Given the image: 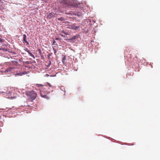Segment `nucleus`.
Segmentation results:
<instances>
[{
  "mask_svg": "<svg viewBox=\"0 0 160 160\" xmlns=\"http://www.w3.org/2000/svg\"><path fill=\"white\" fill-rule=\"evenodd\" d=\"M25 94L28 99L31 101L35 99L37 96V92L33 90L26 91Z\"/></svg>",
  "mask_w": 160,
  "mask_h": 160,
  "instance_id": "f257e3e1",
  "label": "nucleus"
},
{
  "mask_svg": "<svg viewBox=\"0 0 160 160\" xmlns=\"http://www.w3.org/2000/svg\"><path fill=\"white\" fill-rule=\"evenodd\" d=\"M44 87L41 89L40 91L41 96L42 98L48 99L49 98V96L48 95V92L46 91V89L48 87L47 86H45Z\"/></svg>",
  "mask_w": 160,
  "mask_h": 160,
  "instance_id": "f03ea898",
  "label": "nucleus"
},
{
  "mask_svg": "<svg viewBox=\"0 0 160 160\" xmlns=\"http://www.w3.org/2000/svg\"><path fill=\"white\" fill-rule=\"evenodd\" d=\"M67 28L70 29L77 30L79 28V26H77L76 25V24L74 23L68 25Z\"/></svg>",
  "mask_w": 160,
  "mask_h": 160,
  "instance_id": "7ed1b4c3",
  "label": "nucleus"
},
{
  "mask_svg": "<svg viewBox=\"0 0 160 160\" xmlns=\"http://www.w3.org/2000/svg\"><path fill=\"white\" fill-rule=\"evenodd\" d=\"M54 13L52 12L50 13L47 16V18L48 19H51L54 17Z\"/></svg>",
  "mask_w": 160,
  "mask_h": 160,
  "instance_id": "20e7f679",
  "label": "nucleus"
},
{
  "mask_svg": "<svg viewBox=\"0 0 160 160\" xmlns=\"http://www.w3.org/2000/svg\"><path fill=\"white\" fill-rule=\"evenodd\" d=\"M14 68L13 67H8L7 69L5 70V72H8L12 71Z\"/></svg>",
  "mask_w": 160,
  "mask_h": 160,
  "instance_id": "39448f33",
  "label": "nucleus"
},
{
  "mask_svg": "<svg viewBox=\"0 0 160 160\" xmlns=\"http://www.w3.org/2000/svg\"><path fill=\"white\" fill-rule=\"evenodd\" d=\"M23 41L27 43V45L29 44V42L27 41V37L25 34H24L23 35Z\"/></svg>",
  "mask_w": 160,
  "mask_h": 160,
  "instance_id": "423d86ee",
  "label": "nucleus"
},
{
  "mask_svg": "<svg viewBox=\"0 0 160 160\" xmlns=\"http://www.w3.org/2000/svg\"><path fill=\"white\" fill-rule=\"evenodd\" d=\"M8 98H15V97L14 96H12V93L11 92H9L8 94Z\"/></svg>",
  "mask_w": 160,
  "mask_h": 160,
  "instance_id": "0eeeda50",
  "label": "nucleus"
},
{
  "mask_svg": "<svg viewBox=\"0 0 160 160\" xmlns=\"http://www.w3.org/2000/svg\"><path fill=\"white\" fill-rule=\"evenodd\" d=\"M26 73V72H22L17 73L16 74L17 75L22 76V74H24Z\"/></svg>",
  "mask_w": 160,
  "mask_h": 160,
  "instance_id": "6e6552de",
  "label": "nucleus"
},
{
  "mask_svg": "<svg viewBox=\"0 0 160 160\" xmlns=\"http://www.w3.org/2000/svg\"><path fill=\"white\" fill-rule=\"evenodd\" d=\"M36 85L39 88H41V87H44L45 86H44V85H43L42 84H36Z\"/></svg>",
  "mask_w": 160,
  "mask_h": 160,
  "instance_id": "1a4fd4ad",
  "label": "nucleus"
},
{
  "mask_svg": "<svg viewBox=\"0 0 160 160\" xmlns=\"http://www.w3.org/2000/svg\"><path fill=\"white\" fill-rule=\"evenodd\" d=\"M27 52L28 53L30 56L34 57V55L29 50H27Z\"/></svg>",
  "mask_w": 160,
  "mask_h": 160,
  "instance_id": "9d476101",
  "label": "nucleus"
},
{
  "mask_svg": "<svg viewBox=\"0 0 160 160\" xmlns=\"http://www.w3.org/2000/svg\"><path fill=\"white\" fill-rule=\"evenodd\" d=\"M77 36H74L72 37V39L73 40L76 39L77 38Z\"/></svg>",
  "mask_w": 160,
  "mask_h": 160,
  "instance_id": "9b49d317",
  "label": "nucleus"
},
{
  "mask_svg": "<svg viewBox=\"0 0 160 160\" xmlns=\"http://www.w3.org/2000/svg\"><path fill=\"white\" fill-rule=\"evenodd\" d=\"M3 42L4 40L0 38V43Z\"/></svg>",
  "mask_w": 160,
  "mask_h": 160,
  "instance_id": "f8f14e48",
  "label": "nucleus"
},
{
  "mask_svg": "<svg viewBox=\"0 0 160 160\" xmlns=\"http://www.w3.org/2000/svg\"><path fill=\"white\" fill-rule=\"evenodd\" d=\"M62 33H64L66 35H67V33L65 32V31H62Z\"/></svg>",
  "mask_w": 160,
  "mask_h": 160,
  "instance_id": "ddd939ff",
  "label": "nucleus"
},
{
  "mask_svg": "<svg viewBox=\"0 0 160 160\" xmlns=\"http://www.w3.org/2000/svg\"><path fill=\"white\" fill-rule=\"evenodd\" d=\"M48 85L49 87H52V86L51 85H50L49 83H48Z\"/></svg>",
  "mask_w": 160,
  "mask_h": 160,
  "instance_id": "4468645a",
  "label": "nucleus"
},
{
  "mask_svg": "<svg viewBox=\"0 0 160 160\" xmlns=\"http://www.w3.org/2000/svg\"><path fill=\"white\" fill-rule=\"evenodd\" d=\"M60 35L61 36H62V37H64V36L63 35H62V34H60Z\"/></svg>",
  "mask_w": 160,
  "mask_h": 160,
  "instance_id": "2eb2a0df",
  "label": "nucleus"
},
{
  "mask_svg": "<svg viewBox=\"0 0 160 160\" xmlns=\"http://www.w3.org/2000/svg\"><path fill=\"white\" fill-rule=\"evenodd\" d=\"M65 60V59H64V58H63V59H62V62L63 63V60Z\"/></svg>",
  "mask_w": 160,
  "mask_h": 160,
  "instance_id": "dca6fc26",
  "label": "nucleus"
}]
</instances>
